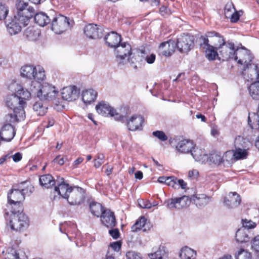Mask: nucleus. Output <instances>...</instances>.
I'll return each mask as SVG.
<instances>
[{"label": "nucleus", "mask_w": 259, "mask_h": 259, "mask_svg": "<svg viewBox=\"0 0 259 259\" xmlns=\"http://www.w3.org/2000/svg\"><path fill=\"white\" fill-rule=\"evenodd\" d=\"M9 89L15 93L7 97L6 104L8 108L13 110V113L6 115L5 120L7 122L11 123L23 120L25 118V100H28L30 98L31 93L25 89V85L22 87L16 82L11 83Z\"/></svg>", "instance_id": "f257e3e1"}, {"label": "nucleus", "mask_w": 259, "mask_h": 259, "mask_svg": "<svg viewBox=\"0 0 259 259\" xmlns=\"http://www.w3.org/2000/svg\"><path fill=\"white\" fill-rule=\"evenodd\" d=\"M25 89L31 93V96H36L41 101L53 100L58 93L55 87L46 82L40 84V81L26 83Z\"/></svg>", "instance_id": "f03ea898"}, {"label": "nucleus", "mask_w": 259, "mask_h": 259, "mask_svg": "<svg viewBox=\"0 0 259 259\" xmlns=\"http://www.w3.org/2000/svg\"><path fill=\"white\" fill-rule=\"evenodd\" d=\"M21 75L22 77L29 79L25 82L24 84L32 81H41L46 78L44 69L40 66H35L33 65H25L21 68Z\"/></svg>", "instance_id": "7ed1b4c3"}, {"label": "nucleus", "mask_w": 259, "mask_h": 259, "mask_svg": "<svg viewBox=\"0 0 259 259\" xmlns=\"http://www.w3.org/2000/svg\"><path fill=\"white\" fill-rule=\"evenodd\" d=\"M21 207L17 211L13 210L11 212L10 220L7 225L11 229L16 231H23L29 226V220L28 217L22 211Z\"/></svg>", "instance_id": "20e7f679"}, {"label": "nucleus", "mask_w": 259, "mask_h": 259, "mask_svg": "<svg viewBox=\"0 0 259 259\" xmlns=\"http://www.w3.org/2000/svg\"><path fill=\"white\" fill-rule=\"evenodd\" d=\"M96 109L97 112L102 116H107L110 115L111 116L114 117L116 120L123 122L124 116L117 113L115 109L105 102H99L96 105Z\"/></svg>", "instance_id": "39448f33"}, {"label": "nucleus", "mask_w": 259, "mask_h": 259, "mask_svg": "<svg viewBox=\"0 0 259 259\" xmlns=\"http://www.w3.org/2000/svg\"><path fill=\"white\" fill-rule=\"evenodd\" d=\"M200 39L202 40L200 43L201 46L212 45L217 49H218L219 45L225 42L223 37L214 31L207 32L205 36H201Z\"/></svg>", "instance_id": "423d86ee"}, {"label": "nucleus", "mask_w": 259, "mask_h": 259, "mask_svg": "<svg viewBox=\"0 0 259 259\" xmlns=\"http://www.w3.org/2000/svg\"><path fill=\"white\" fill-rule=\"evenodd\" d=\"M69 26V19L61 15L54 18L52 22V29L57 34H61L65 31Z\"/></svg>", "instance_id": "0eeeda50"}, {"label": "nucleus", "mask_w": 259, "mask_h": 259, "mask_svg": "<svg viewBox=\"0 0 259 259\" xmlns=\"http://www.w3.org/2000/svg\"><path fill=\"white\" fill-rule=\"evenodd\" d=\"M242 69V74L248 81L259 80V64H246V67Z\"/></svg>", "instance_id": "6e6552de"}, {"label": "nucleus", "mask_w": 259, "mask_h": 259, "mask_svg": "<svg viewBox=\"0 0 259 259\" xmlns=\"http://www.w3.org/2000/svg\"><path fill=\"white\" fill-rule=\"evenodd\" d=\"M132 48L129 44L126 42L121 43L115 48V53L117 61L119 63H124L126 60L129 61V58L126 59L127 56L132 54Z\"/></svg>", "instance_id": "1a4fd4ad"}, {"label": "nucleus", "mask_w": 259, "mask_h": 259, "mask_svg": "<svg viewBox=\"0 0 259 259\" xmlns=\"http://www.w3.org/2000/svg\"><path fill=\"white\" fill-rule=\"evenodd\" d=\"M193 36L189 34H184L177 39L176 47L182 53H187L193 47Z\"/></svg>", "instance_id": "9d476101"}, {"label": "nucleus", "mask_w": 259, "mask_h": 259, "mask_svg": "<svg viewBox=\"0 0 259 259\" xmlns=\"http://www.w3.org/2000/svg\"><path fill=\"white\" fill-rule=\"evenodd\" d=\"M84 193L82 188L79 187H73L66 200L71 205H79L84 201Z\"/></svg>", "instance_id": "9b49d317"}, {"label": "nucleus", "mask_w": 259, "mask_h": 259, "mask_svg": "<svg viewBox=\"0 0 259 259\" xmlns=\"http://www.w3.org/2000/svg\"><path fill=\"white\" fill-rule=\"evenodd\" d=\"M219 55L222 57L223 60H228L233 59L236 50L234 44L230 42H224L218 47Z\"/></svg>", "instance_id": "f8f14e48"}, {"label": "nucleus", "mask_w": 259, "mask_h": 259, "mask_svg": "<svg viewBox=\"0 0 259 259\" xmlns=\"http://www.w3.org/2000/svg\"><path fill=\"white\" fill-rule=\"evenodd\" d=\"M53 190L54 193H57L62 198L66 199L73 187L69 186V184L66 183L63 178H58L56 180V183Z\"/></svg>", "instance_id": "ddd939ff"}, {"label": "nucleus", "mask_w": 259, "mask_h": 259, "mask_svg": "<svg viewBox=\"0 0 259 259\" xmlns=\"http://www.w3.org/2000/svg\"><path fill=\"white\" fill-rule=\"evenodd\" d=\"M233 59L239 64L246 67V64H251L252 57L249 51L244 48L237 49L235 51Z\"/></svg>", "instance_id": "4468645a"}, {"label": "nucleus", "mask_w": 259, "mask_h": 259, "mask_svg": "<svg viewBox=\"0 0 259 259\" xmlns=\"http://www.w3.org/2000/svg\"><path fill=\"white\" fill-rule=\"evenodd\" d=\"M144 122V118L141 115L134 114L127 120L126 126L131 131H141Z\"/></svg>", "instance_id": "2eb2a0df"}, {"label": "nucleus", "mask_w": 259, "mask_h": 259, "mask_svg": "<svg viewBox=\"0 0 259 259\" xmlns=\"http://www.w3.org/2000/svg\"><path fill=\"white\" fill-rule=\"evenodd\" d=\"M80 93L79 90L75 86H68L64 88L61 91V95L63 100L71 102L78 98Z\"/></svg>", "instance_id": "dca6fc26"}, {"label": "nucleus", "mask_w": 259, "mask_h": 259, "mask_svg": "<svg viewBox=\"0 0 259 259\" xmlns=\"http://www.w3.org/2000/svg\"><path fill=\"white\" fill-rule=\"evenodd\" d=\"M101 223L107 228H112L116 225V221L113 212L105 209L100 216Z\"/></svg>", "instance_id": "f3484780"}, {"label": "nucleus", "mask_w": 259, "mask_h": 259, "mask_svg": "<svg viewBox=\"0 0 259 259\" xmlns=\"http://www.w3.org/2000/svg\"><path fill=\"white\" fill-rule=\"evenodd\" d=\"M103 30L97 25L90 24L84 28V33L90 38L97 39L102 36Z\"/></svg>", "instance_id": "a211bd4d"}, {"label": "nucleus", "mask_w": 259, "mask_h": 259, "mask_svg": "<svg viewBox=\"0 0 259 259\" xmlns=\"http://www.w3.org/2000/svg\"><path fill=\"white\" fill-rule=\"evenodd\" d=\"M241 199L240 195L236 192H230L225 197L224 204L229 209L238 207L240 204Z\"/></svg>", "instance_id": "6ab92c4d"}, {"label": "nucleus", "mask_w": 259, "mask_h": 259, "mask_svg": "<svg viewBox=\"0 0 259 259\" xmlns=\"http://www.w3.org/2000/svg\"><path fill=\"white\" fill-rule=\"evenodd\" d=\"M11 122L3 126L0 131V137L3 141L10 142L14 137L16 131Z\"/></svg>", "instance_id": "aec40b11"}, {"label": "nucleus", "mask_w": 259, "mask_h": 259, "mask_svg": "<svg viewBox=\"0 0 259 259\" xmlns=\"http://www.w3.org/2000/svg\"><path fill=\"white\" fill-rule=\"evenodd\" d=\"M176 48V43L174 40H169L162 42L158 49L159 53L165 56H171Z\"/></svg>", "instance_id": "412c9836"}, {"label": "nucleus", "mask_w": 259, "mask_h": 259, "mask_svg": "<svg viewBox=\"0 0 259 259\" xmlns=\"http://www.w3.org/2000/svg\"><path fill=\"white\" fill-rule=\"evenodd\" d=\"M194 148V143L190 140L184 139L179 141L176 146L177 151L181 154H187L191 152Z\"/></svg>", "instance_id": "4be33fe9"}, {"label": "nucleus", "mask_w": 259, "mask_h": 259, "mask_svg": "<svg viewBox=\"0 0 259 259\" xmlns=\"http://www.w3.org/2000/svg\"><path fill=\"white\" fill-rule=\"evenodd\" d=\"M24 199L25 197L19 189H12L11 192L8 195V202L11 204L18 205L20 207H22L20 205V202Z\"/></svg>", "instance_id": "5701e85b"}, {"label": "nucleus", "mask_w": 259, "mask_h": 259, "mask_svg": "<svg viewBox=\"0 0 259 259\" xmlns=\"http://www.w3.org/2000/svg\"><path fill=\"white\" fill-rule=\"evenodd\" d=\"M190 153L193 158L196 161L201 162V163H205L208 161V156L206 152L197 147L194 144V148L192 149Z\"/></svg>", "instance_id": "b1692460"}, {"label": "nucleus", "mask_w": 259, "mask_h": 259, "mask_svg": "<svg viewBox=\"0 0 259 259\" xmlns=\"http://www.w3.org/2000/svg\"><path fill=\"white\" fill-rule=\"evenodd\" d=\"M105 40L108 46L111 48H115L121 41V36L114 31H111L108 33Z\"/></svg>", "instance_id": "393cba45"}, {"label": "nucleus", "mask_w": 259, "mask_h": 259, "mask_svg": "<svg viewBox=\"0 0 259 259\" xmlns=\"http://www.w3.org/2000/svg\"><path fill=\"white\" fill-rule=\"evenodd\" d=\"M18 12L17 15L14 16V20L22 26L27 25L29 21V19L31 18V15H26L23 12V7L22 9H19L17 6Z\"/></svg>", "instance_id": "a878e982"}, {"label": "nucleus", "mask_w": 259, "mask_h": 259, "mask_svg": "<svg viewBox=\"0 0 259 259\" xmlns=\"http://www.w3.org/2000/svg\"><path fill=\"white\" fill-rule=\"evenodd\" d=\"M40 31L34 26L29 27L26 29L24 36L31 41L36 40L39 36Z\"/></svg>", "instance_id": "bb28decb"}, {"label": "nucleus", "mask_w": 259, "mask_h": 259, "mask_svg": "<svg viewBox=\"0 0 259 259\" xmlns=\"http://www.w3.org/2000/svg\"><path fill=\"white\" fill-rule=\"evenodd\" d=\"M191 199L198 207H203L210 201V197L205 194H198L193 196Z\"/></svg>", "instance_id": "cd10ccee"}, {"label": "nucleus", "mask_w": 259, "mask_h": 259, "mask_svg": "<svg viewBox=\"0 0 259 259\" xmlns=\"http://www.w3.org/2000/svg\"><path fill=\"white\" fill-rule=\"evenodd\" d=\"M97 93L92 89L84 91L82 93V100L84 104H89L96 99Z\"/></svg>", "instance_id": "c85d7f7f"}, {"label": "nucleus", "mask_w": 259, "mask_h": 259, "mask_svg": "<svg viewBox=\"0 0 259 259\" xmlns=\"http://www.w3.org/2000/svg\"><path fill=\"white\" fill-rule=\"evenodd\" d=\"M251 143L246 138L238 136L236 137L234 140L235 148L248 149L251 146Z\"/></svg>", "instance_id": "c756f323"}, {"label": "nucleus", "mask_w": 259, "mask_h": 259, "mask_svg": "<svg viewBox=\"0 0 259 259\" xmlns=\"http://www.w3.org/2000/svg\"><path fill=\"white\" fill-rule=\"evenodd\" d=\"M39 181L41 186L47 189L55 185L56 183V180L55 181L52 176L49 174L41 176Z\"/></svg>", "instance_id": "7c9ffc66"}, {"label": "nucleus", "mask_w": 259, "mask_h": 259, "mask_svg": "<svg viewBox=\"0 0 259 259\" xmlns=\"http://www.w3.org/2000/svg\"><path fill=\"white\" fill-rule=\"evenodd\" d=\"M249 232V231L245 228L238 229L236 233V240L237 242L243 243L249 241L250 238L248 234Z\"/></svg>", "instance_id": "2f4dec72"}, {"label": "nucleus", "mask_w": 259, "mask_h": 259, "mask_svg": "<svg viewBox=\"0 0 259 259\" xmlns=\"http://www.w3.org/2000/svg\"><path fill=\"white\" fill-rule=\"evenodd\" d=\"M196 256V251L187 246L183 247L180 253V256L182 259H195Z\"/></svg>", "instance_id": "473e14b6"}, {"label": "nucleus", "mask_w": 259, "mask_h": 259, "mask_svg": "<svg viewBox=\"0 0 259 259\" xmlns=\"http://www.w3.org/2000/svg\"><path fill=\"white\" fill-rule=\"evenodd\" d=\"M35 22L40 26H45L49 24L51 21L49 17L45 13L40 12L34 16Z\"/></svg>", "instance_id": "72a5a7b5"}, {"label": "nucleus", "mask_w": 259, "mask_h": 259, "mask_svg": "<svg viewBox=\"0 0 259 259\" xmlns=\"http://www.w3.org/2000/svg\"><path fill=\"white\" fill-rule=\"evenodd\" d=\"M250 97L255 100H259V80L251 83L248 88Z\"/></svg>", "instance_id": "f704fd0d"}, {"label": "nucleus", "mask_w": 259, "mask_h": 259, "mask_svg": "<svg viewBox=\"0 0 259 259\" xmlns=\"http://www.w3.org/2000/svg\"><path fill=\"white\" fill-rule=\"evenodd\" d=\"M90 208L91 213L97 217H100L105 210L101 204L95 202L90 203Z\"/></svg>", "instance_id": "c9c22d12"}, {"label": "nucleus", "mask_w": 259, "mask_h": 259, "mask_svg": "<svg viewBox=\"0 0 259 259\" xmlns=\"http://www.w3.org/2000/svg\"><path fill=\"white\" fill-rule=\"evenodd\" d=\"M208 161L210 163H213L217 165H220L223 161V157L221 153L216 151L212 152L208 157Z\"/></svg>", "instance_id": "e433bc0d"}, {"label": "nucleus", "mask_w": 259, "mask_h": 259, "mask_svg": "<svg viewBox=\"0 0 259 259\" xmlns=\"http://www.w3.org/2000/svg\"><path fill=\"white\" fill-rule=\"evenodd\" d=\"M5 259H19V256L17 251L13 248L9 247L2 252Z\"/></svg>", "instance_id": "4c0bfd02"}, {"label": "nucleus", "mask_w": 259, "mask_h": 259, "mask_svg": "<svg viewBox=\"0 0 259 259\" xmlns=\"http://www.w3.org/2000/svg\"><path fill=\"white\" fill-rule=\"evenodd\" d=\"M166 255L165 247L161 245L159 247L156 251L148 254V256L151 259H162Z\"/></svg>", "instance_id": "58836bf2"}, {"label": "nucleus", "mask_w": 259, "mask_h": 259, "mask_svg": "<svg viewBox=\"0 0 259 259\" xmlns=\"http://www.w3.org/2000/svg\"><path fill=\"white\" fill-rule=\"evenodd\" d=\"M7 29L11 35H14L20 32L21 26L14 19L7 25Z\"/></svg>", "instance_id": "ea45409f"}, {"label": "nucleus", "mask_w": 259, "mask_h": 259, "mask_svg": "<svg viewBox=\"0 0 259 259\" xmlns=\"http://www.w3.org/2000/svg\"><path fill=\"white\" fill-rule=\"evenodd\" d=\"M204 47L207 46L206 49V57L209 60H214L217 56H219V54L217 52L218 49H215L212 45H204Z\"/></svg>", "instance_id": "a19ab883"}, {"label": "nucleus", "mask_w": 259, "mask_h": 259, "mask_svg": "<svg viewBox=\"0 0 259 259\" xmlns=\"http://www.w3.org/2000/svg\"><path fill=\"white\" fill-rule=\"evenodd\" d=\"M33 109L37 115L42 116L47 112L48 108L43 105L41 100L35 103Z\"/></svg>", "instance_id": "79ce46f5"}, {"label": "nucleus", "mask_w": 259, "mask_h": 259, "mask_svg": "<svg viewBox=\"0 0 259 259\" xmlns=\"http://www.w3.org/2000/svg\"><path fill=\"white\" fill-rule=\"evenodd\" d=\"M146 221L147 220L144 217H141L132 227V231L136 232L141 230L145 227Z\"/></svg>", "instance_id": "37998d69"}, {"label": "nucleus", "mask_w": 259, "mask_h": 259, "mask_svg": "<svg viewBox=\"0 0 259 259\" xmlns=\"http://www.w3.org/2000/svg\"><path fill=\"white\" fill-rule=\"evenodd\" d=\"M248 149L235 148L234 150L233 155L234 159L236 160L245 159L248 155Z\"/></svg>", "instance_id": "c03bdc74"}, {"label": "nucleus", "mask_w": 259, "mask_h": 259, "mask_svg": "<svg viewBox=\"0 0 259 259\" xmlns=\"http://www.w3.org/2000/svg\"><path fill=\"white\" fill-rule=\"evenodd\" d=\"M236 259H251V253L243 248H240L235 254Z\"/></svg>", "instance_id": "a18cd8bd"}, {"label": "nucleus", "mask_w": 259, "mask_h": 259, "mask_svg": "<svg viewBox=\"0 0 259 259\" xmlns=\"http://www.w3.org/2000/svg\"><path fill=\"white\" fill-rule=\"evenodd\" d=\"M178 200V209H181L188 205L191 201V199L187 196H183L181 197L177 198Z\"/></svg>", "instance_id": "49530a36"}, {"label": "nucleus", "mask_w": 259, "mask_h": 259, "mask_svg": "<svg viewBox=\"0 0 259 259\" xmlns=\"http://www.w3.org/2000/svg\"><path fill=\"white\" fill-rule=\"evenodd\" d=\"M121 244L120 241H116L110 244L107 251H110L112 255L115 256V252H118L121 248Z\"/></svg>", "instance_id": "de8ad7c7"}, {"label": "nucleus", "mask_w": 259, "mask_h": 259, "mask_svg": "<svg viewBox=\"0 0 259 259\" xmlns=\"http://www.w3.org/2000/svg\"><path fill=\"white\" fill-rule=\"evenodd\" d=\"M242 227L241 228H245L246 229L249 230V229H253L256 226L255 223L253 222L250 220L247 219H242Z\"/></svg>", "instance_id": "09e8293b"}, {"label": "nucleus", "mask_w": 259, "mask_h": 259, "mask_svg": "<svg viewBox=\"0 0 259 259\" xmlns=\"http://www.w3.org/2000/svg\"><path fill=\"white\" fill-rule=\"evenodd\" d=\"M19 189L23 194V195L25 198L26 195H30L34 191V187L32 186L31 184L27 185L26 187L22 188L21 187L19 186Z\"/></svg>", "instance_id": "8fccbe9b"}, {"label": "nucleus", "mask_w": 259, "mask_h": 259, "mask_svg": "<svg viewBox=\"0 0 259 259\" xmlns=\"http://www.w3.org/2000/svg\"><path fill=\"white\" fill-rule=\"evenodd\" d=\"M9 10L5 4L0 3V20H4L8 15Z\"/></svg>", "instance_id": "3c124183"}, {"label": "nucleus", "mask_w": 259, "mask_h": 259, "mask_svg": "<svg viewBox=\"0 0 259 259\" xmlns=\"http://www.w3.org/2000/svg\"><path fill=\"white\" fill-rule=\"evenodd\" d=\"M164 203L169 209L178 208V200L177 198L166 200Z\"/></svg>", "instance_id": "603ef678"}, {"label": "nucleus", "mask_w": 259, "mask_h": 259, "mask_svg": "<svg viewBox=\"0 0 259 259\" xmlns=\"http://www.w3.org/2000/svg\"><path fill=\"white\" fill-rule=\"evenodd\" d=\"M152 135L161 141H165L167 140V136L163 131H156L153 132Z\"/></svg>", "instance_id": "864d4df0"}, {"label": "nucleus", "mask_w": 259, "mask_h": 259, "mask_svg": "<svg viewBox=\"0 0 259 259\" xmlns=\"http://www.w3.org/2000/svg\"><path fill=\"white\" fill-rule=\"evenodd\" d=\"M28 1L34 4H38L40 3L41 0H19L18 8L19 9H22V8L24 6H27Z\"/></svg>", "instance_id": "5fc2aeb1"}, {"label": "nucleus", "mask_w": 259, "mask_h": 259, "mask_svg": "<svg viewBox=\"0 0 259 259\" xmlns=\"http://www.w3.org/2000/svg\"><path fill=\"white\" fill-rule=\"evenodd\" d=\"M127 259H142L140 253L134 251H128L126 254Z\"/></svg>", "instance_id": "6e6d98bb"}, {"label": "nucleus", "mask_w": 259, "mask_h": 259, "mask_svg": "<svg viewBox=\"0 0 259 259\" xmlns=\"http://www.w3.org/2000/svg\"><path fill=\"white\" fill-rule=\"evenodd\" d=\"M104 155L103 154H98L97 155V159L94 160V166L96 168L99 167L102 163H104Z\"/></svg>", "instance_id": "4d7b16f0"}, {"label": "nucleus", "mask_w": 259, "mask_h": 259, "mask_svg": "<svg viewBox=\"0 0 259 259\" xmlns=\"http://www.w3.org/2000/svg\"><path fill=\"white\" fill-rule=\"evenodd\" d=\"M251 248L256 252H259V235L255 236L251 241Z\"/></svg>", "instance_id": "13d9d810"}, {"label": "nucleus", "mask_w": 259, "mask_h": 259, "mask_svg": "<svg viewBox=\"0 0 259 259\" xmlns=\"http://www.w3.org/2000/svg\"><path fill=\"white\" fill-rule=\"evenodd\" d=\"M177 178L175 177H166L165 184L168 186H171L175 188L176 187Z\"/></svg>", "instance_id": "bf43d9fd"}, {"label": "nucleus", "mask_w": 259, "mask_h": 259, "mask_svg": "<svg viewBox=\"0 0 259 259\" xmlns=\"http://www.w3.org/2000/svg\"><path fill=\"white\" fill-rule=\"evenodd\" d=\"M235 10L234 8H232L231 5H226L224 12L225 17L227 18H229L232 13H233Z\"/></svg>", "instance_id": "052dcab7"}, {"label": "nucleus", "mask_w": 259, "mask_h": 259, "mask_svg": "<svg viewBox=\"0 0 259 259\" xmlns=\"http://www.w3.org/2000/svg\"><path fill=\"white\" fill-rule=\"evenodd\" d=\"M176 182L177 185H176V187H175V189L179 188V187H181L182 189H184L187 187L186 183L182 179H178L177 178V181Z\"/></svg>", "instance_id": "680f3d73"}, {"label": "nucleus", "mask_w": 259, "mask_h": 259, "mask_svg": "<svg viewBox=\"0 0 259 259\" xmlns=\"http://www.w3.org/2000/svg\"><path fill=\"white\" fill-rule=\"evenodd\" d=\"M139 205L140 207L143 208H150L152 207V203H150L149 201L146 200H142L139 202Z\"/></svg>", "instance_id": "e2e57ef3"}, {"label": "nucleus", "mask_w": 259, "mask_h": 259, "mask_svg": "<svg viewBox=\"0 0 259 259\" xmlns=\"http://www.w3.org/2000/svg\"><path fill=\"white\" fill-rule=\"evenodd\" d=\"M110 236L114 239H116L119 236V232L118 229H113L109 231Z\"/></svg>", "instance_id": "0e129e2a"}, {"label": "nucleus", "mask_w": 259, "mask_h": 259, "mask_svg": "<svg viewBox=\"0 0 259 259\" xmlns=\"http://www.w3.org/2000/svg\"><path fill=\"white\" fill-rule=\"evenodd\" d=\"M233 153V151H228L226 152L223 156V159H226L227 161H229L233 157H234Z\"/></svg>", "instance_id": "69168bd1"}, {"label": "nucleus", "mask_w": 259, "mask_h": 259, "mask_svg": "<svg viewBox=\"0 0 259 259\" xmlns=\"http://www.w3.org/2000/svg\"><path fill=\"white\" fill-rule=\"evenodd\" d=\"M199 175V172L196 169H192L189 171L188 177L190 179H196Z\"/></svg>", "instance_id": "338daca9"}, {"label": "nucleus", "mask_w": 259, "mask_h": 259, "mask_svg": "<svg viewBox=\"0 0 259 259\" xmlns=\"http://www.w3.org/2000/svg\"><path fill=\"white\" fill-rule=\"evenodd\" d=\"M145 60L148 64H152L155 60V55L154 54H151L150 55H147L145 57Z\"/></svg>", "instance_id": "774afa93"}]
</instances>
